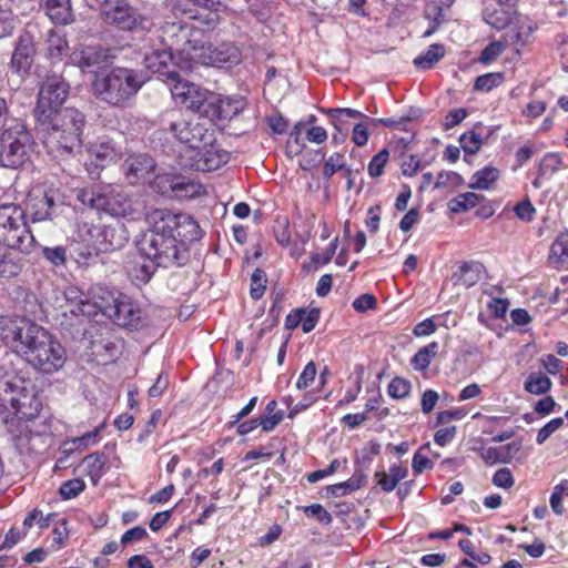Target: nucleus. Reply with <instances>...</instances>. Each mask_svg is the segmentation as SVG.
Wrapping results in <instances>:
<instances>
[{
	"label": "nucleus",
	"mask_w": 568,
	"mask_h": 568,
	"mask_svg": "<svg viewBox=\"0 0 568 568\" xmlns=\"http://www.w3.org/2000/svg\"><path fill=\"white\" fill-rule=\"evenodd\" d=\"M146 222L138 250L161 267L183 265L189 256L187 243L202 237L197 222L186 213L155 209L146 215Z\"/></svg>",
	"instance_id": "obj_1"
},
{
	"label": "nucleus",
	"mask_w": 568,
	"mask_h": 568,
	"mask_svg": "<svg viewBox=\"0 0 568 568\" xmlns=\"http://www.w3.org/2000/svg\"><path fill=\"white\" fill-rule=\"evenodd\" d=\"M0 338L34 369L52 374L67 362V352L47 328L27 317H0Z\"/></svg>",
	"instance_id": "obj_2"
},
{
	"label": "nucleus",
	"mask_w": 568,
	"mask_h": 568,
	"mask_svg": "<svg viewBox=\"0 0 568 568\" xmlns=\"http://www.w3.org/2000/svg\"><path fill=\"white\" fill-rule=\"evenodd\" d=\"M164 33L165 39L178 52L179 68L184 71H193L197 65L232 67L242 60L236 45H207L205 32L191 23L172 22L165 28Z\"/></svg>",
	"instance_id": "obj_3"
},
{
	"label": "nucleus",
	"mask_w": 568,
	"mask_h": 568,
	"mask_svg": "<svg viewBox=\"0 0 568 568\" xmlns=\"http://www.w3.org/2000/svg\"><path fill=\"white\" fill-rule=\"evenodd\" d=\"M145 82L146 78L141 71L115 67L94 79L92 91L98 99L109 105L125 108L130 105Z\"/></svg>",
	"instance_id": "obj_4"
},
{
	"label": "nucleus",
	"mask_w": 568,
	"mask_h": 568,
	"mask_svg": "<svg viewBox=\"0 0 568 568\" xmlns=\"http://www.w3.org/2000/svg\"><path fill=\"white\" fill-rule=\"evenodd\" d=\"M51 124L43 144L54 158H65L81 148L84 115L74 108H65L47 120Z\"/></svg>",
	"instance_id": "obj_5"
},
{
	"label": "nucleus",
	"mask_w": 568,
	"mask_h": 568,
	"mask_svg": "<svg viewBox=\"0 0 568 568\" xmlns=\"http://www.w3.org/2000/svg\"><path fill=\"white\" fill-rule=\"evenodd\" d=\"M0 244L29 253L36 239L26 222V211L16 204L0 205Z\"/></svg>",
	"instance_id": "obj_6"
},
{
	"label": "nucleus",
	"mask_w": 568,
	"mask_h": 568,
	"mask_svg": "<svg viewBox=\"0 0 568 568\" xmlns=\"http://www.w3.org/2000/svg\"><path fill=\"white\" fill-rule=\"evenodd\" d=\"M121 296L122 294L102 285L92 286L84 296L85 298H83V294H80L77 288H69L65 292L67 301L79 300L75 305L70 308V312L89 317L95 315L98 312H101L106 317L114 316V307Z\"/></svg>",
	"instance_id": "obj_7"
},
{
	"label": "nucleus",
	"mask_w": 568,
	"mask_h": 568,
	"mask_svg": "<svg viewBox=\"0 0 568 568\" xmlns=\"http://www.w3.org/2000/svg\"><path fill=\"white\" fill-rule=\"evenodd\" d=\"M32 144V136L26 125L14 121L1 134L0 164L10 169L22 166L29 159Z\"/></svg>",
	"instance_id": "obj_8"
},
{
	"label": "nucleus",
	"mask_w": 568,
	"mask_h": 568,
	"mask_svg": "<svg viewBox=\"0 0 568 568\" xmlns=\"http://www.w3.org/2000/svg\"><path fill=\"white\" fill-rule=\"evenodd\" d=\"M103 19L123 31L149 30L151 21L131 7L126 0H104L101 6Z\"/></svg>",
	"instance_id": "obj_9"
},
{
	"label": "nucleus",
	"mask_w": 568,
	"mask_h": 568,
	"mask_svg": "<svg viewBox=\"0 0 568 568\" xmlns=\"http://www.w3.org/2000/svg\"><path fill=\"white\" fill-rule=\"evenodd\" d=\"M79 237L78 255L83 262L116 247L114 229L110 226L83 224L79 227Z\"/></svg>",
	"instance_id": "obj_10"
},
{
	"label": "nucleus",
	"mask_w": 568,
	"mask_h": 568,
	"mask_svg": "<svg viewBox=\"0 0 568 568\" xmlns=\"http://www.w3.org/2000/svg\"><path fill=\"white\" fill-rule=\"evenodd\" d=\"M69 95V84L61 77L48 78L40 88L34 114L39 122L47 123L53 114L59 113V108Z\"/></svg>",
	"instance_id": "obj_11"
},
{
	"label": "nucleus",
	"mask_w": 568,
	"mask_h": 568,
	"mask_svg": "<svg viewBox=\"0 0 568 568\" xmlns=\"http://www.w3.org/2000/svg\"><path fill=\"white\" fill-rule=\"evenodd\" d=\"M182 158L190 168L210 172L220 169L230 160V154L214 143L213 134L210 140L203 141L199 146H191L181 153Z\"/></svg>",
	"instance_id": "obj_12"
},
{
	"label": "nucleus",
	"mask_w": 568,
	"mask_h": 568,
	"mask_svg": "<svg viewBox=\"0 0 568 568\" xmlns=\"http://www.w3.org/2000/svg\"><path fill=\"white\" fill-rule=\"evenodd\" d=\"M170 77L171 82L168 87L173 99L204 116V110H206V104H209V95L212 92L195 83L183 81L179 73H170Z\"/></svg>",
	"instance_id": "obj_13"
},
{
	"label": "nucleus",
	"mask_w": 568,
	"mask_h": 568,
	"mask_svg": "<svg viewBox=\"0 0 568 568\" xmlns=\"http://www.w3.org/2000/svg\"><path fill=\"white\" fill-rule=\"evenodd\" d=\"M3 403H9L18 418L26 420L36 418L42 408L38 388L31 378L26 381Z\"/></svg>",
	"instance_id": "obj_14"
},
{
	"label": "nucleus",
	"mask_w": 568,
	"mask_h": 568,
	"mask_svg": "<svg viewBox=\"0 0 568 568\" xmlns=\"http://www.w3.org/2000/svg\"><path fill=\"white\" fill-rule=\"evenodd\" d=\"M245 101L242 98L222 97L212 92L209 95V104L204 110V116L211 121L232 120L243 112Z\"/></svg>",
	"instance_id": "obj_15"
},
{
	"label": "nucleus",
	"mask_w": 568,
	"mask_h": 568,
	"mask_svg": "<svg viewBox=\"0 0 568 568\" xmlns=\"http://www.w3.org/2000/svg\"><path fill=\"white\" fill-rule=\"evenodd\" d=\"M163 27V31L169 26ZM163 40L165 44L169 47V49H156L153 50L151 53H148L144 55V65L148 70H150L153 73H158L161 77H163V80L166 84L171 82L170 73H178L174 70L170 69V64L174 63L179 67L178 62V52L176 50L171 47L170 42L165 39V33L163 32Z\"/></svg>",
	"instance_id": "obj_16"
},
{
	"label": "nucleus",
	"mask_w": 568,
	"mask_h": 568,
	"mask_svg": "<svg viewBox=\"0 0 568 568\" xmlns=\"http://www.w3.org/2000/svg\"><path fill=\"white\" fill-rule=\"evenodd\" d=\"M91 207L102 210L114 217L134 219L136 210L130 197L121 193L98 194L89 200Z\"/></svg>",
	"instance_id": "obj_17"
},
{
	"label": "nucleus",
	"mask_w": 568,
	"mask_h": 568,
	"mask_svg": "<svg viewBox=\"0 0 568 568\" xmlns=\"http://www.w3.org/2000/svg\"><path fill=\"white\" fill-rule=\"evenodd\" d=\"M54 206V192L43 186H34L28 194L26 212L32 222H42L51 219Z\"/></svg>",
	"instance_id": "obj_18"
},
{
	"label": "nucleus",
	"mask_w": 568,
	"mask_h": 568,
	"mask_svg": "<svg viewBox=\"0 0 568 568\" xmlns=\"http://www.w3.org/2000/svg\"><path fill=\"white\" fill-rule=\"evenodd\" d=\"M516 14V0H486L484 21L497 30L505 29Z\"/></svg>",
	"instance_id": "obj_19"
},
{
	"label": "nucleus",
	"mask_w": 568,
	"mask_h": 568,
	"mask_svg": "<svg viewBox=\"0 0 568 568\" xmlns=\"http://www.w3.org/2000/svg\"><path fill=\"white\" fill-rule=\"evenodd\" d=\"M170 131L180 142L185 144L184 150L191 149L192 145L199 146L203 141L211 138V132L203 124L192 123L184 119L172 121L170 123Z\"/></svg>",
	"instance_id": "obj_20"
},
{
	"label": "nucleus",
	"mask_w": 568,
	"mask_h": 568,
	"mask_svg": "<svg viewBox=\"0 0 568 568\" xmlns=\"http://www.w3.org/2000/svg\"><path fill=\"white\" fill-rule=\"evenodd\" d=\"M70 61L82 71L94 72L109 63L108 50L95 45H80L70 54Z\"/></svg>",
	"instance_id": "obj_21"
},
{
	"label": "nucleus",
	"mask_w": 568,
	"mask_h": 568,
	"mask_svg": "<svg viewBox=\"0 0 568 568\" xmlns=\"http://www.w3.org/2000/svg\"><path fill=\"white\" fill-rule=\"evenodd\" d=\"M155 169L154 160L148 154H132L122 165L124 178L130 184L149 180Z\"/></svg>",
	"instance_id": "obj_22"
},
{
	"label": "nucleus",
	"mask_w": 568,
	"mask_h": 568,
	"mask_svg": "<svg viewBox=\"0 0 568 568\" xmlns=\"http://www.w3.org/2000/svg\"><path fill=\"white\" fill-rule=\"evenodd\" d=\"M156 186L165 194L170 190L178 197H193L200 194L202 186L185 176L160 175L156 178Z\"/></svg>",
	"instance_id": "obj_23"
},
{
	"label": "nucleus",
	"mask_w": 568,
	"mask_h": 568,
	"mask_svg": "<svg viewBox=\"0 0 568 568\" xmlns=\"http://www.w3.org/2000/svg\"><path fill=\"white\" fill-rule=\"evenodd\" d=\"M114 308V316H110L109 318L113 320L116 325L136 329L142 324L141 310L126 296L122 295Z\"/></svg>",
	"instance_id": "obj_24"
},
{
	"label": "nucleus",
	"mask_w": 568,
	"mask_h": 568,
	"mask_svg": "<svg viewBox=\"0 0 568 568\" xmlns=\"http://www.w3.org/2000/svg\"><path fill=\"white\" fill-rule=\"evenodd\" d=\"M34 54L32 37L29 33L21 34L12 53L11 68L18 73L27 72L33 62Z\"/></svg>",
	"instance_id": "obj_25"
},
{
	"label": "nucleus",
	"mask_w": 568,
	"mask_h": 568,
	"mask_svg": "<svg viewBox=\"0 0 568 568\" xmlns=\"http://www.w3.org/2000/svg\"><path fill=\"white\" fill-rule=\"evenodd\" d=\"M29 377L18 371L12 363H4L0 365V400L4 402L7 398L21 387Z\"/></svg>",
	"instance_id": "obj_26"
},
{
	"label": "nucleus",
	"mask_w": 568,
	"mask_h": 568,
	"mask_svg": "<svg viewBox=\"0 0 568 568\" xmlns=\"http://www.w3.org/2000/svg\"><path fill=\"white\" fill-rule=\"evenodd\" d=\"M104 427L105 420L95 426L93 430L88 432L82 436L65 440L61 447L62 455L69 457L70 455L80 454L89 447L97 445L100 440V433Z\"/></svg>",
	"instance_id": "obj_27"
},
{
	"label": "nucleus",
	"mask_w": 568,
	"mask_h": 568,
	"mask_svg": "<svg viewBox=\"0 0 568 568\" xmlns=\"http://www.w3.org/2000/svg\"><path fill=\"white\" fill-rule=\"evenodd\" d=\"M41 3L53 23L67 26L74 21L70 0H41Z\"/></svg>",
	"instance_id": "obj_28"
},
{
	"label": "nucleus",
	"mask_w": 568,
	"mask_h": 568,
	"mask_svg": "<svg viewBox=\"0 0 568 568\" xmlns=\"http://www.w3.org/2000/svg\"><path fill=\"white\" fill-rule=\"evenodd\" d=\"M160 267L155 261L148 260L140 254L128 268V274L136 285L146 284Z\"/></svg>",
	"instance_id": "obj_29"
},
{
	"label": "nucleus",
	"mask_w": 568,
	"mask_h": 568,
	"mask_svg": "<svg viewBox=\"0 0 568 568\" xmlns=\"http://www.w3.org/2000/svg\"><path fill=\"white\" fill-rule=\"evenodd\" d=\"M91 155L94 156L97 165L105 166L118 161L121 158V149L110 140L94 143L90 149Z\"/></svg>",
	"instance_id": "obj_30"
},
{
	"label": "nucleus",
	"mask_w": 568,
	"mask_h": 568,
	"mask_svg": "<svg viewBox=\"0 0 568 568\" xmlns=\"http://www.w3.org/2000/svg\"><path fill=\"white\" fill-rule=\"evenodd\" d=\"M408 470L399 464H394L389 467L388 471H376L375 478L377 485L383 491H392L395 489L397 484L407 477Z\"/></svg>",
	"instance_id": "obj_31"
},
{
	"label": "nucleus",
	"mask_w": 568,
	"mask_h": 568,
	"mask_svg": "<svg viewBox=\"0 0 568 568\" xmlns=\"http://www.w3.org/2000/svg\"><path fill=\"white\" fill-rule=\"evenodd\" d=\"M11 250L6 245L0 246V277H14L22 268L20 256Z\"/></svg>",
	"instance_id": "obj_32"
},
{
	"label": "nucleus",
	"mask_w": 568,
	"mask_h": 568,
	"mask_svg": "<svg viewBox=\"0 0 568 568\" xmlns=\"http://www.w3.org/2000/svg\"><path fill=\"white\" fill-rule=\"evenodd\" d=\"M327 114L331 115L334 128L341 133L347 129L344 118H362L366 123L375 122V119L368 118L362 112L349 108L329 109Z\"/></svg>",
	"instance_id": "obj_33"
},
{
	"label": "nucleus",
	"mask_w": 568,
	"mask_h": 568,
	"mask_svg": "<svg viewBox=\"0 0 568 568\" xmlns=\"http://www.w3.org/2000/svg\"><path fill=\"white\" fill-rule=\"evenodd\" d=\"M499 178V171L493 166H485L471 176L469 187L475 190H488Z\"/></svg>",
	"instance_id": "obj_34"
},
{
	"label": "nucleus",
	"mask_w": 568,
	"mask_h": 568,
	"mask_svg": "<svg viewBox=\"0 0 568 568\" xmlns=\"http://www.w3.org/2000/svg\"><path fill=\"white\" fill-rule=\"evenodd\" d=\"M549 260L556 265H568V232L560 233L550 246Z\"/></svg>",
	"instance_id": "obj_35"
},
{
	"label": "nucleus",
	"mask_w": 568,
	"mask_h": 568,
	"mask_svg": "<svg viewBox=\"0 0 568 568\" xmlns=\"http://www.w3.org/2000/svg\"><path fill=\"white\" fill-rule=\"evenodd\" d=\"M54 517L53 513L44 515L42 510L33 508L23 519V532H28L33 527H37L39 530L47 529Z\"/></svg>",
	"instance_id": "obj_36"
},
{
	"label": "nucleus",
	"mask_w": 568,
	"mask_h": 568,
	"mask_svg": "<svg viewBox=\"0 0 568 568\" xmlns=\"http://www.w3.org/2000/svg\"><path fill=\"white\" fill-rule=\"evenodd\" d=\"M68 41L62 36L55 32L54 30H50L47 39V51L48 57L53 61H59L65 55L68 51Z\"/></svg>",
	"instance_id": "obj_37"
},
{
	"label": "nucleus",
	"mask_w": 568,
	"mask_h": 568,
	"mask_svg": "<svg viewBox=\"0 0 568 568\" xmlns=\"http://www.w3.org/2000/svg\"><path fill=\"white\" fill-rule=\"evenodd\" d=\"M445 55V48L442 44H432L420 55L414 59V64L418 69L433 68Z\"/></svg>",
	"instance_id": "obj_38"
},
{
	"label": "nucleus",
	"mask_w": 568,
	"mask_h": 568,
	"mask_svg": "<svg viewBox=\"0 0 568 568\" xmlns=\"http://www.w3.org/2000/svg\"><path fill=\"white\" fill-rule=\"evenodd\" d=\"M83 465L85 467L87 475L91 478L95 485L104 475L105 459L100 453H92L83 458Z\"/></svg>",
	"instance_id": "obj_39"
},
{
	"label": "nucleus",
	"mask_w": 568,
	"mask_h": 568,
	"mask_svg": "<svg viewBox=\"0 0 568 568\" xmlns=\"http://www.w3.org/2000/svg\"><path fill=\"white\" fill-rule=\"evenodd\" d=\"M438 351V343L432 342L428 345L419 348L412 358V365L416 371H426L436 356Z\"/></svg>",
	"instance_id": "obj_40"
},
{
	"label": "nucleus",
	"mask_w": 568,
	"mask_h": 568,
	"mask_svg": "<svg viewBox=\"0 0 568 568\" xmlns=\"http://www.w3.org/2000/svg\"><path fill=\"white\" fill-rule=\"evenodd\" d=\"M276 418H254L244 423H241L237 427V433L240 435H247L256 429L258 426L262 427L264 432H272L274 429V424L276 423Z\"/></svg>",
	"instance_id": "obj_41"
},
{
	"label": "nucleus",
	"mask_w": 568,
	"mask_h": 568,
	"mask_svg": "<svg viewBox=\"0 0 568 568\" xmlns=\"http://www.w3.org/2000/svg\"><path fill=\"white\" fill-rule=\"evenodd\" d=\"M342 170H345L347 174H351V170L346 168L345 155L339 152H335L325 161L323 175L325 178H331L334 173Z\"/></svg>",
	"instance_id": "obj_42"
},
{
	"label": "nucleus",
	"mask_w": 568,
	"mask_h": 568,
	"mask_svg": "<svg viewBox=\"0 0 568 568\" xmlns=\"http://www.w3.org/2000/svg\"><path fill=\"white\" fill-rule=\"evenodd\" d=\"M551 381L544 375H531L525 382V389L534 395L546 394L551 388Z\"/></svg>",
	"instance_id": "obj_43"
},
{
	"label": "nucleus",
	"mask_w": 568,
	"mask_h": 568,
	"mask_svg": "<svg viewBox=\"0 0 568 568\" xmlns=\"http://www.w3.org/2000/svg\"><path fill=\"white\" fill-rule=\"evenodd\" d=\"M562 165V158L558 153H547L542 156L538 172L539 176H545L548 174L556 173Z\"/></svg>",
	"instance_id": "obj_44"
},
{
	"label": "nucleus",
	"mask_w": 568,
	"mask_h": 568,
	"mask_svg": "<svg viewBox=\"0 0 568 568\" xmlns=\"http://www.w3.org/2000/svg\"><path fill=\"white\" fill-rule=\"evenodd\" d=\"M480 199L481 196L474 192L459 194L452 200V210L454 212L468 211L469 209L475 207L480 202Z\"/></svg>",
	"instance_id": "obj_45"
},
{
	"label": "nucleus",
	"mask_w": 568,
	"mask_h": 568,
	"mask_svg": "<svg viewBox=\"0 0 568 568\" xmlns=\"http://www.w3.org/2000/svg\"><path fill=\"white\" fill-rule=\"evenodd\" d=\"M389 152L387 149L381 150L373 156L367 166V172L371 178H378L383 174L384 168L388 162Z\"/></svg>",
	"instance_id": "obj_46"
},
{
	"label": "nucleus",
	"mask_w": 568,
	"mask_h": 568,
	"mask_svg": "<svg viewBox=\"0 0 568 568\" xmlns=\"http://www.w3.org/2000/svg\"><path fill=\"white\" fill-rule=\"evenodd\" d=\"M503 81L504 75L499 72L483 74L476 79L475 89L479 91H490L500 85Z\"/></svg>",
	"instance_id": "obj_47"
},
{
	"label": "nucleus",
	"mask_w": 568,
	"mask_h": 568,
	"mask_svg": "<svg viewBox=\"0 0 568 568\" xmlns=\"http://www.w3.org/2000/svg\"><path fill=\"white\" fill-rule=\"evenodd\" d=\"M459 142L462 145V149L469 154H476L483 143L480 134L469 131L460 135Z\"/></svg>",
	"instance_id": "obj_48"
},
{
	"label": "nucleus",
	"mask_w": 568,
	"mask_h": 568,
	"mask_svg": "<svg viewBox=\"0 0 568 568\" xmlns=\"http://www.w3.org/2000/svg\"><path fill=\"white\" fill-rule=\"evenodd\" d=\"M266 274L263 270L256 268L251 276V296L258 300L264 294L266 288Z\"/></svg>",
	"instance_id": "obj_49"
},
{
	"label": "nucleus",
	"mask_w": 568,
	"mask_h": 568,
	"mask_svg": "<svg viewBox=\"0 0 568 568\" xmlns=\"http://www.w3.org/2000/svg\"><path fill=\"white\" fill-rule=\"evenodd\" d=\"M84 488H85L84 481L80 478H74V479L64 481L60 486L59 491L63 499H71V498L77 497L80 493H82L84 490Z\"/></svg>",
	"instance_id": "obj_50"
},
{
	"label": "nucleus",
	"mask_w": 568,
	"mask_h": 568,
	"mask_svg": "<svg viewBox=\"0 0 568 568\" xmlns=\"http://www.w3.org/2000/svg\"><path fill=\"white\" fill-rule=\"evenodd\" d=\"M410 392V383L402 377H395L388 384V394L390 397L405 398Z\"/></svg>",
	"instance_id": "obj_51"
},
{
	"label": "nucleus",
	"mask_w": 568,
	"mask_h": 568,
	"mask_svg": "<svg viewBox=\"0 0 568 568\" xmlns=\"http://www.w3.org/2000/svg\"><path fill=\"white\" fill-rule=\"evenodd\" d=\"M316 374V364L312 361L308 362L297 378L296 388L301 390L308 388L314 383Z\"/></svg>",
	"instance_id": "obj_52"
},
{
	"label": "nucleus",
	"mask_w": 568,
	"mask_h": 568,
	"mask_svg": "<svg viewBox=\"0 0 568 568\" xmlns=\"http://www.w3.org/2000/svg\"><path fill=\"white\" fill-rule=\"evenodd\" d=\"M361 487V480L356 478H349L343 483H338L329 486V493L334 497H342L352 491L357 490Z\"/></svg>",
	"instance_id": "obj_53"
},
{
	"label": "nucleus",
	"mask_w": 568,
	"mask_h": 568,
	"mask_svg": "<svg viewBox=\"0 0 568 568\" xmlns=\"http://www.w3.org/2000/svg\"><path fill=\"white\" fill-rule=\"evenodd\" d=\"M564 425V418L556 417L545 424L537 434L536 442L541 445L544 444L555 432H557Z\"/></svg>",
	"instance_id": "obj_54"
},
{
	"label": "nucleus",
	"mask_w": 568,
	"mask_h": 568,
	"mask_svg": "<svg viewBox=\"0 0 568 568\" xmlns=\"http://www.w3.org/2000/svg\"><path fill=\"white\" fill-rule=\"evenodd\" d=\"M463 183V178L453 171L442 172L435 182V189L456 187Z\"/></svg>",
	"instance_id": "obj_55"
},
{
	"label": "nucleus",
	"mask_w": 568,
	"mask_h": 568,
	"mask_svg": "<svg viewBox=\"0 0 568 568\" xmlns=\"http://www.w3.org/2000/svg\"><path fill=\"white\" fill-rule=\"evenodd\" d=\"M305 123L303 121H298L290 132V139L287 142V149H291L294 153H300L304 146V143L301 139Z\"/></svg>",
	"instance_id": "obj_56"
},
{
	"label": "nucleus",
	"mask_w": 568,
	"mask_h": 568,
	"mask_svg": "<svg viewBox=\"0 0 568 568\" xmlns=\"http://www.w3.org/2000/svg\"><path fill=\"white\" fill-rule=\"evenodd\" d=\"M504 50L505 45L500 41H494L481 51L479 61L484 64H488L497 59Z\"/></svg>",
	"instance_id": "obj_57"
},
{
	"label": "nucleus",
	"mask_w": 568,
	"mask_h": 568,
	"mask_svg": "<svg viewBox=\"0 0 568 568\" xmlns=\"http://www.w3.org/2000/svg\"><path fill=\"white\" fill-rule=\"evenodd\" d=\"M301 315V326L304 333H310L316 326L320 320V311L317 308H312L310 311H300Z\"/></svg>",
	"instance_id": "obj_58"
},
{
	"label": "nucleus",
	"mask_w": 568,
	"mask_h": 568,
	"mask_svg": "<svg viewBox=\"0 0 568 568\" xmlns=\"http://www.w3.org/2000/svg\"><path fill=\"white\" fill-rule=\"evenodd\" d=\"M148 537V531L142 526H135L129 530H126L120 539L122 546H128L133 542L141 541Z\"/></svg>",
	"instance_id": "obj_59"
},
{
	"label": "nucleus",
	"mask_w": 568,
	"mask_h": 568,
	"mask_svg": "<svg viewBox=\"0 0 568 568\" xmlns=\"http://www.w3.org/2000/svg\"><path fill=\"white\" fill-rule=\"evenodd\" d=\"M342 464H346V460L342 462L339 459H333L327 468L310 473L307 475V480L310 483H317L318 480L334 474L342 466Z\"/></svg>",
	"instance_id": "obj_60"
},
{
	"label": "nucleus",
	"mask_w": 568,
	"mask_h": 568,
	"mask_svg": "<svg viewBox=\"0 0 568 568\" xmlns=\"http://www.w3.org/2000/svg\"><path fill=\"white\" fill-rule=\"evenodd\" d=\"M466 414V410L462 407L439 412L436 416V425H445L452 420L463 419Z\"/></svg>",
	"instance_id": "obj_61"
},
{
	"label": "nucleus",
	"mask_w": 568,
	"mask_h": 568,
	"mask_svg": "<svg viewBox=\"0 0 568 568\" xmlns=\"http://www.w3.org/2000/svg\"><path fill=\"white\" fill-rule=\"evenodd\" d=\"M493 484L499 488L508 489L514 486L515 480L509 468H500L493 476Z\"/></svg>",
	"instance_id": "obj_62"
},
{
	"label": "nucleus",
	"mask_w": 568,
	"mask_h": 568,
	"mask_svg": "<svg viewBox=\"0 0 568 568\" xmlns=\"http://www.w3.org/2000/svg\"><path fill=\"white\" fill-rule=\"evenodd\" d=\"M307 516L315 517L321 524H329L332 521L331 514L320 504H313L304 507Z\"/></svg>",
	"instance_id": "obj_63"
},
{
	"label": "nucleus",
	"mask_w": 568,
	"mask_h": 568,
	"mask_svg": "<svg viewBox=\"0 0 568 568\" xmlns=\"http://www.w3.org/2000/svg\"><path fill=\"white\" fill-rule=\"evenodd\" d=\"M42 253L43 256L55 266H60L65 263V250L62 246L43 247Z\"/></svg>",
	"instance_id": "obj_64"
}]
</instances>
